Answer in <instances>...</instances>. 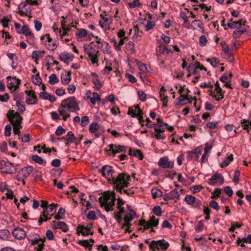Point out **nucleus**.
<instances>
[{
  "label": "nucleus",
  "mask_w": 251,
  "mask_h": 251,
  "mask_svg": "<svg viewBox=\"0 0 251 251\" xmlns=\"http://www.w3.org/2000/svg\"><path fill=\"white\" fill-rule=\"evenodd\" d=\"M130 179L129 175L124 173H119L113 179H111V184H113L117 192L122 194L123 189L128 187Z\"/></svg>",
  "instance_id": "obj_1"
},
{
  "label": "nucleus",
  "mask_w": 251,
  "mask_h": 251,
  "mask_svg": "<svg viewBox=\"0 0 251 251\" xmlns=\"http://www.w3.org/2000/svg\"><path fill=\"white\" fill-rule=\"evenodd\" d=\"M6 116L9 121L13 125L14 133L20 136V129L22 128L21 123L23 117L18 112H14L13 110H9L6 114Z\"/></svg>",
  "instance_id": "obj_2"
},
{
  "label": "nucleus",
  "mask_w": 251,
  "mask_h": 251,
  "mask_svg": "<svg viewBox=\"0 0 251 251\" xmlns=\"http://www.w3.org/2000/svg\"><path fill=\"white\" fill-rule=\"evenodd\" d=\"M61 107L67 108L69 110L73 109L75 111H79L80 109L75 97H70L62 100Z\"/></svg>",
  "instance_id": "obj_3"
},
{
  "label": "nucleus",
  "mask_w": 251,
  "mask_h": 251,
  "mask_svg": "<svg viewBox=\"0 0 251 251\" xmlns=\"http://www.w3.org/2000/svg\"><path fill=\"white\" fill-rule=\"evenodd\" d=\"M0 172L3 174H12L17 172V168L12 163L0 159Z\"/></svg>",
  "instance_id": "obj_4"
},
{
  "label": "nucleus",
  "mask_w": 251,
  "mask_h": 251,
  "mask_svg": "<svg viewBox=\"0 0 251 251\" xmlns=\"http://www.w3.org/2000/svg\"><path fill=\"white\" fill-rule=\"evenodd\" d=\"M85 52L88 54L90 58L92 63L95 64L98 61L99 50H96L95 48L91 45H85L84 47Z\"/></svg>",
  "instance_id": "obj_5"
},
{
  "label": "nucleus",
  "mask_w": 251,
  "mask_h": 251,
  "mask_svg": "<svg viewBox=\"0 0 251 251\" xmlns=\"http://www.w3.org/2000/svg\"><path fill=\"white\" fill-rule=\"evenodd\" d=\"M101 173L102 176L106 178L110 183L111 182V179L115 177L116 174L112 167L109 165L103 166L101 168Z\"/></svg>",
  "instance_id": "obj_6"
},
{
  "label": "nucleus",
  "mask_w": 251,
  "mask_h": 251,
  "mask_svg": "<svg viewBox=\"0 0 251 251\" xmlns=\"http://www.w3.org/2000/svg\"><path fill=\"white\" fill-rule=\"evenodd\" d=\"M169 247V244L164 240H160L158 241L153 240L150 244V249H156L162 251L166 250Z\"/></svg>",
  "instance_id": "obj_7"
},
{
  "label": "nucleus",
  "mask_w": 251,
  "mask_h": 251,
  "mask_svg": "<svg viewBox=\"0 0 251 251\" xmlns=\"http://www.w3.org/2000/svg\"><path fill=\"white\" fill-rule=\"evenodd\" d=\"M127 147L123 145H116L113 144H111L109 146V149L108 151L111 152L113 155L120 152H126Z\"/></svg>",
  "instance_id": "obj_8"
},
{
  "label": "nucleus",
  "mask_w": 251,
  "mask_h": 251,
  "mask_svg": "<svg viewBox=\"0 0 251 251\" xmlns=\"http://www.w3.org/2000/svg\"><path fill=\"white\" fill-rule=\"evenodd\" d=\"M25 93L27 95L25 101L27 104L33 105L36 103L37 97L33 90H26Z\"/></svg>",
  "instance_id": "obj_9"
},
{
  "label": "nucleus",
  "mask_w": 251,
  "mask_h": 251,
  "mask_svg": "<svg viewBox=\"0 0 251 251\" xmlns=\"http://www.w3.org/2000/svg\"><path fill=\"white\" fill-rule=\"evenodd\" d=\"M6 79L7 80V87L8 89L12 90L14 88V90H16L19 87L21 80L17 78L16 77H11L9 76L7 77Z\"/></svg>",
  "instance_id": "obj_10"
},
{
  "label": "nucleus",
  "mask_w": 251,
  "mask_h": 251,
  "mask_svg": "<svg viewBox=\"0 0 251 251\" xmlns=\"http://www.w3.org/2000/svg\"><path fill=\"white\" fill-rule=\"evenodd\" d=\"M218 182H220V185L223 184L224 182V178L221 174L216 173L209 179L208 183L209 184L214 186Z\"/></svg>",
  "instance_id": "obj_11"
},
{
  "label": "nucleus",
  "mask_w": 251,
  "mask_h": 251,
  "mask_svg": "<svg viewBox=\"0 0 251 251\" xmlns=\"http://www.w3.org/2000/svg\"><path fill=\"white\" fill-rule=\"evenodd\" d=\"M51 226L53 229H60L64 232H67L69 229L67 225L64 222L53 220Z\"/></svg>",
  "instance_id": "obj_12"
},
{
  "label": "nucleus",
  "mask_w": 251,
  "mask_h": 251,
  "mask_svg": "<svg viewBox=\"0 0 251 251\" xmlns=\"http://www.w3.org/2000/svg\"><path fill=\"white\" fill-rule=\"evenodd\" d=\"M62 139L66 140L65 146H69L72 143H75L77 146L79 144V141L76 142V138L74 134L72 131H69L67 135L62 138Z\"/></svg>",
  "instance_id": "obj_13"
},
{
  "label": "nucleus",
  "mask_w": 251,
  "mask_h": 251,
  "mask_svg": "<svg viewBox=\"0 0 251 251\" xmlns=\"http://www.w3.org/2000/svg\"><path fill=\"white\" fill-rule=\"evenodd\" d=\"M114 191H106L103 193V196H100L99 199V201L100 203V206L103 207L105 204L107 203L109 200H111L112 197V193Z\"/></svg>",
  "instance_id": "obj_14"
},
{
  "label": "nucleus",
  "mask_w": 251,
  "mask_h": 251,
  "mask_svg": "<svg viewBox=\"0 0 251 251\" xmlns=\"http://www.w3.org/2000/svg\"><path fill=\"white\" fill-rule=\"evenodd\" d=\"M93 224H91V227H87L83 225H79L77 227V234L81 233L83 236H86L88 235H93L94 232L91 231V228Z\"/></svg>",
  "instance_id": "obj_15"
},
{
  "label": "nucleus",
  "mask_w": 251,
  "mask_h": 251,
  "mask_svg": "<svg viewBox=\"0 0 251 251\" xmlns=\"http://www.w3.org/2000/svg\"><path fill=\"white\" fill-rule=\"evenodd\" d=\"M17 32L19 34H23L25 35L27 37V42H28V39L33 40L34 38L33 34L30 30V29L27 25H24L21 30L17 31Z\"/></svg>",
  "instance_id": "obj_16"
},
{
  "label": "nucleus",
  "mask_w": 251,
  "mask_h": 251,
  "mask_svg": "<svg viewBox=\"0 0 251 251\" xmlns=\"http://www.w3.org/2000/svg\"><path fill=\"white\" fill-rule=\"evenodd\" d=\"M12 233L14 238L18 240L24 239L26 236L25 231L20 227L15 228Z\"/></svg>",
  "instance_id": "obj_17"
},
{
  "label": "nucleus",
  "mask_w": 251,
  "mask_h": 251,
  "mask_svg": "<svg viewBox=\"0 0 251 251\" xmlns=\"http://www.w3.org/2000/svg\"><path fill=\"white\" fill-rule=\"evenodd\" d=\"M130 211V213L129 214V216H128L127 215H125L124 218V221L125 222V223H124L122 226V227L123 228L124 227L126 226H127L128 227H131V225L130 224V222L133 220V215H135L136 214L134 210L132 209H128Z\"/></svg>",
  "instance_id": "obj_18"
},
{
  "label": "nucleus",
  "mask_w": 251,
  "mask_h": 251,
  "mask_svg": "<svg viewBox=\"0 0 251 251\" xmlns=\"http://www.w3.org/2000/svg\"><path fill=\"white\" fill-rule=\"evenodd\" d=\"M57 204L52 203L49 205L47 207L43 210L42 215L45 216L49 215L50 216H52L56 211V206Z\"/></svg>",
  "instance_id": "obj_19"
},
{
  "label": "nucleus",
  "mask_w": 251,
  "mask_h": 251,
  "mask_svg": "<svg viewBox=\"0 0 251 251\" xmlns=\"http://www.w3.org/2000/svg\"><path fill=\"white\" fill-rule=\"evenodd\" d=\"M217 92V93L219 94L218 97L215 94V92L212 91V90H209V95L215 99V100L217 101H221L222 99H223L224 97V94L225 93V91H223L221 88L216 90Z\"/></svg>",
  "instance_id": "obj_20"
},
{
  "label": "nucleus",
  "mask_w": 251,
  "mask_h": 251,
  "mask_svg": "<svg viewBox=\"0 0 251 251\" xmlns=\"http://www.w3.org/2000/svg\"><path fill=\"white\" fill-rule=\"evenodd\" d=\"M158 166L164 169H172L173 167V165L171 164L169 162L167 158L166 157L161 158L158 163Z\"/></svg>",
  "instance_id": "obj_21"
},
{
  "label": "nucleus",
  "mask_w": 251,
  "mask_h": 251,
  "mask_svg": "<svg viewBox=\"0 0 251 251\" xmlns=\"http://www.w3.org/2000/svg\"><path fill=\"white\" fill-rule=\"evenodd\" d=\"M159 219H156L155 217H150V220L147 222V224L145 226V229H149L151 227H156L158 225Z\"/></svg>",
  "instance_id": "obj_22"
},
{
  "label": "nucleus",
  "mask_w": 251,
  "mask_h": 251,
  "mask_svg": "<svg viewBox=\"0 0 251 251\" xmlns=\"http://www.w3.org/2000/svg\"><path fill=\"white\" fill-rule=\"evenodd\" d=\"M128 154L130 156L138 157L140 160H142L143 159V154L139 150L130 148L129 150Z\"/></svg>",
  "instance_id": "obj_23"
},
{
  "label": "nucleus",
  "mask_w": 251,
  "mask_h": 251,
  "mask_svg": "<svg viewBox=\"0 0 251 251\" xmlns=\"http://www.w3.org/2000/svg\"><path fill=\"white\" fill-rule=\"evenodd\" d=\"M7 57L11 60V67L15 69L18 65V57L15 53H7Z\"/></svg>",
  "instance_id": "obj_24"
},
{
  "label": "nucleus",
  "mask_w": 251,
  "mask_h": 251,
  "mask_svg": "<svg viewBox=\"0 0 251 251\" xmlns=\"http://www.w3.org/2000/svg\"><path fill=\"white\" fill-rule=\"evenodd\" d=\"M74 56L72 54L70 53H61L59 55V59L63 61L65 63L69 64V61L70 60L72 61Z\"/></svg>",
  "instance_id": "obj_25"
},
{
  "label": "nucleus",
  "mask_w": 251,
  "mask_h": 251,
  "mask_svg": "<svg viewBox=\"0 0 251 251\" xmlns=\"http://www.w3.org/2000/svg\"><path fill=\"white\" fill-rule=\"evenodd\" d=\"M183 191V189H180L179 192L177 191L176 188L174 189L173 190L170 191L169 194L171 200H179L180 199V193L179 192H182Z\"/></svg>",
  "instance_id": "obj_26"
},
{
  "label": "nucleus",
  "mask_w": 251,
  "mask_h": 251,
  "mask_svg": "<svg viewBox=\"0 0 251 251\" xmlns=\"http://www.w3.org/2000/svg\"><path fill=\"white\" fill-rule=\"evenodd\" d=\"M193 98L187 94H181L178 98V103L177 105H184L185 103H184L185 100H192Z\"/></svg>",
  "instance_id": "obj_27"
},
{
  "label": "nucleus",
  "mask_w": 251,
  "mask_h": 251,
  "mask_svg": "<svg viewBox=\"0 0 251 251\" xmlns=\"http://www.w3.org/2000/svg\"><path fill=\"white\" fill-rule=\"evenodd\" d=\"M31 158L32 160L35 161L36 163H38L39 164L43 166H45L46 164V161L37 155H33L31 156Z\"/></svg>",
  "instance_id": "obj_28"
},
{
  "label": "nucleus",
  "mask_w": 251,
  "mask_h": 251,
  "mask_svg": "<svg viewBox=\"0 0 251 251\" xmlns=\"http://www.w3.org/2000/svg\"><path fill=\"white\" fill-rule=\"evenodd\" d=\"M233 160V154H230L227 158H226L220 164L222 168L227 166L229 163Z\"/></svg>",
  "instance_id": "obj_29"
},
{
  "label": "nucleus",
  "mask_w": 251,
  "mask_h": 251,
  "mask_svg": "<svg viewBox=\"0 0 251 251\" xmlns=\"http://www.w3.org/2000/svg\"><path fill=\"white\" fill-rule=\"evenodd\" d=\"M78 244L85 248H88L90 251L92 250L93 245L90 244L88 240H80L78 241Z\"/></svg>",
  "instance_id": "obj_30"
},
{
  "label": "nucleus",
  "mask_w": 251,
  "mask_h": 251,
  "mask_svg": "<svg viewBox=\"0 0 251 251\" xmlns=\"http://www.w3.org/2000/svg\"><path fill=\"white\" fill-rule=\"evenodd\" d=\"M197 198L192 195H186L185 197L184 201L188 204L193 205L196 202Z\"/></svg>",
  "instance_id": "obj_31"
},
{
  "label": "nucleus",
  "mask_w": 251,
  "mask_h": 251,
  "mask_svg": "<svg viewBox=\"0 0 251 251\" xmlns=\"http://www.w3.org/2000/svg\"><path fill=\"white\" fill-rule=\"evenodd\" d=\"M151 193L153 199L162 196L163 192L156 188H153L151 189Z\"/></svg>",
  "instance_id": "obj_32"
},
{
  "label": "nucleus",
  "mask_w": 251,
  "mask_h": 251,
  "mask_svg": "<svg viewBox=\"0 0 251 251\" xmlns=\"http://www.w3.org/2000/svg\"><path fill=\"white\" fill-rule=\"evenodd\" d=\"M45 53L44 50H34L32 53V58L38 60L39 58L42 57Z\"/></svg>",
  "instance_id": "obj_33"
},
{
  "label": "nucleus",
  "mask_w": 251,
  "mask_h": 251,
  "mask_svg": "<svg viewBox=\"0 0 251 251\" xmlns=\"http://www.w3.org/2000/svg\"><path fill=\"white\" fill-rule=\"evenodd\" d=\"M10 235V232L8 229H3L0 230V239L6 240Z\"/></svg>",
  "instance_id": "obj_34"
},
{
  "label": "nucleus",
  "mask_w": 251,
  "mask_h": 251,
  "mask_svg": "<svg viewBox=\"0 0 251 251\" xmlns=\"http://www.w3.org/2000/svg\"><path fill=\"white\" fill-rule=\"evenodd\" d=\"M32 82L36 85H40L42 82V79L39 76V74L37 73L35 76L32 77Z\"/></svg>",
  "instance_id": "obj_35"
},
{
  "label": "nucleus",
  "mask_w": 251,
  "mask_h": 251,
  "mask_svg": "<svg viewBox=\"0 0 251 251\" xmlns=\"http://www.w3.org/2000/svg\"><path fill=\"white\" fill-rule=\"evenodd\" d=\"M232 76V74L231 73H225L220 77V80L223 82H225L226 81L230 80Z\"/></svg>",
  "instance_id": "obj_36"
},
{
  "label": "nucleus",
  "mask_w": 251,
  "mask_h": 251,
  "mask_svg": "<svg viewBox=\"0 0 251 251\" xmlns=\"http://www.w3.org/2000/svg\"><path fill=\"white\" fill-rule=\"evenodd\" d=\"M65 210L63 208H60L57 214L55 215L54 219L56 220L63 219L64 218Z\"/></svg>",
  "instance_id": "obj_37"
},
{
  "label": "nucleus",
  "mask_w": 251,
  "mask_h": 251,
  "mask_svg": "<svg viewBox=\"0 0 251 251\" xmlns=\"http://www.w3.org/2000/svg\"><path fill=\"white\" fill-rule=\"evenodd\" d=\"M246 32L245 29H238L233 32L232 36L234 38H239L242 34H244Z\"/></svg>",
  "instance_id": "obj_38"
},
{
  "label": "nucleus",
  "mask_w": 251,
  "mask_h": 251,
  "mask_svg": "<svg viewBox=\"0 0 251 251\" xmlns=\"http://www.w3.org/2000/svg\"><path fill=\"white\" fill-rule=\"evenodd\" d=\"M159 53L161 54H169V53H173V51L171 49H169L165 46H159L158 47V50Z\"/></svg>",
  "instance_id": "obj_39"
},
{
  "label": "nucleus",
  "mask_w": 251,
  "mask_h": 251,
  "mask_svg": "<svg viewBox=\"0 0 251 251\" xmlns=\"http://www.w3.org/2000/svg\"><path fill=\"white\" fill-rule=\"evenodd\" d=\"M100 128V126L97 123H92L89 126V131L91 133H95Z\"/></svg>",
  "instance_id": "obj_40"
},
{
  "label": "nucleus",
  "mask_w": 251,
  "mask_h": 251,
  "mask_svg": "<svg viewBox=\"0 0 251 251\" xmlns=\"http://www.w3.org/2000/svg\"><path fill=\"white\" fill-rule=\"evenodd\" d=\"M42 173L41 171H36L33 174V176L34 177V180L35 181H38V180L42 181Z\"/></svg>",
  "instance_id": "obj_41"
},
{
  "label": "nucleus",
  "mask_w": 251,
  "mask_h": 251,
  "mask_svg": "<svg viewBox=\"0 0 251 251\" xmlns=\"http://www.w3.org/2000/svg\"><path fill=\"white\" fill-rule=\"evenodd\" d=\"M187 70L189 73H191L193 75H195L197 74L198 69L195 65L191 64L187 67Z\"/></svg>",
  "instance_id": "obj_42"
},
{
  "label": "nucleus",
  "mask_w": 251,
  "mask_h": 251,
  "mask_svg": "<svg viewBox=\"0 0 251 251\" xmlns=\"http://www.w3.org/2000/svg\"><path fill=\"white\" fill-rule=\"evenodd\" d=\"M59 82V79L55 74H51L49 76V83L50 85H54Z\"/></svg>",
  "instance_id": "obj_43"
},
{
  "label": "nucleus",
  "mask_w": 251,
  "mask_h": 251,
  "mask_svg": "<svg viewBox=\"0 0 251 251\" xmlns=\"http://www.w3.org/2000/svg\"><path fill=\"white\" fill-rule=\"evenodd\" d=\"M71 80V76H68L66 75H61V81L63 84H68Z\"/></svg>",
  "instance_id": "obj_44"
},
{
  "label": "nucleus",
  "mask_w": 251,
  "mask_h": 251,
  "mask_svg": "<svg viewBox=\"0 0 251 251\" xmlns=\"http://www.w3.org/2000/svg\"><path fill=\"white\" fill-rule=\"evenodd\" d=\"M242 241L245 243H248L249 244L251 243V234H249L248 235L247 237L246 238L241 239L240 238H238L237 240V244L239 245L240 243H241Z\"/></svg>",
  "instance_id": "obj_45"
},
{
  "label": "nucleus",
  "mask_w": 251,
  "mask_h": 251,
  "mask_svg": "<svg viewBox=\"0 0 251 251\" xmlns=\"http://www.w3.org/2000/svg\"><path fill=\"white\" fill-rule=\"evenodd\" d=\"M221 193V189L218 188H216L211 193L212 196H211V198L212 199H217L218 197H220Z\"/></svg>",
  "instance_id": "obj_46"
},
{
  "label": "nucleus",
  "mask_w": 251,
  "mask_h": 251,
  "mask_svg": "<svg viewBox=\"0 0 251 251\" xmlns=\"http://www.w3.org/2000/svg\"><path fill=\"white\" fill-rule=\"evenodd\" d=\"M76 35L79 38L86 37L87 35V31L85 29L81 28L76 33Z\"/></svg>",
  "instance_id": "obj_47"
},
{
  "label": "nucleus",
  "mask_w": 251,
  "mask_h": 251,
  "mask_svg": "<svg viewBox=\"0 0 251 251\" xmlns=\"http://www.w3.org/2000/svg\"><path fill=\"white\" fill-rule=\"evenodd\" d=\"M89 122V118L87 116H84L81 118L80 125L82 127L86 126Z\"/></svg>",
  "instance_id": "obj_48"
},
{
  "label": "nucleus",
  "mask_w": 251,
  "mask_h": 251,
  "mask_svg": "<svg viewBox=\"0 0 251 251\" xmlns=\"http://www.w3.org/2000/svg\"><path fill=\"white\" fill-rule=\"evenodd\" d=\"M92 82L95 85L96 89H99L102 87V84L100 83V80L98 77H93Z\"/></svg>",
  "instance_id": "obj_49"
},
{
  "label": "nucleus",
  "mask_w": 251,
  "mask_h": 251,
  "mask_svg": "<svg viewBox=\"0 0 251 251\" xmlns=\"http://www.w3.org/2000/svg\"><path fill=\"white\" fill-rule=\"evenodd\" d=\"M207 42V38L205 35H201L200 37L199 45L201 47H204L206 46Z\"/></svg>",
  "instance_id": "obj_50"
},
{
  "label": "nucleus",
  "mask_w": 251,
  "mask_h": 251,
  "mask_svg": "<svg viewBox=\"0 0 251 251\" xmlns=\"http://www.w3.org/2000/svg\"><path fill=\"white\" fill-rule=\"evenodd\" d=\"M152 212L156 216H160L162 214L161 208L158 205L155 206L153 208Z\"/></svg>",
  "instance_id": "obj_51"
},
{
  "label": "nucleus",
  "mask_w": 251,
  "mask_h": 251,
  "mask_svg": "<svg viewBox=\"0 0 251 251\" xmlns=\"http://www.w3.org/2000/svg\"><path fill=\"white\" fill-rule=\"evenodd\" d=\"M47 48L50 50H53L57 46V44L56 41H52L50 44H45Z\"/></svg>",
  "instance_id": "obj_52"
},
{
  "label": "nucleus",
  "mask_w": 251,
  "mask_h": 251,
  "mask_svg": "<svg viewBox=\"0 0 251 251\" xmlns=\"http://www.w3.org/2000/svg\"><path fill=\"white\" fill-rule=\"evenodd\" d=\"M243 225V224H239L235 222H232L231 223V226L229 228V230L230 232H233L235 229V228H240Z\"/></svg>",
  "instance_id": "obj_53"
},
{
  "label": "nucleus",
  "mask_w": 251,
  "mask_h": 251,
  "mask_svg": "<svg viewBox=\"0 0 251 251\" xmlns=\"http://www.w3.org/2000/svg\"><path fill=\"white\" fill-rule=\"evenodd\" d=\"M66 130L64 129L62 126H59L56 129L55 134L56 136H59L65 133Z\"/></svg>",
  "instance_id": "obj_54"
},
{
  "label": "nucleus",
  "mask_w": 251,
  "mask_h": 251,
  "mask_svg": "<svg viewBox=\"0 0 251 251\" xmlns=\"http://www.w3.org/2000/svg\"><path fill=\"white\" fill-rule=\"evenodd\" d=\"M11 126L10 124L6 125L4 128V135L6 137L9 136L11 135Z\"/></svg>",
  "instance_id": "obj_55"
},
{
  "label": "nucleus",
  "mask_w": 251,
  "mask_h": 251,
  "mask_svg": "<svg viewBox=\"0 0 251 251\" xmlns=\"http://www.w3.org/2000/svg\"><path fill=\"white\" fill-rule=\"evenodd\" d=\"M203 220L200 221L197 226H196L195 230L197 232H201L203 228Z\"/></svg>",
  "instance_id": "obj_56"
},
{
  "label": "nucleus",
  "mask_w": 251,
  "mask_h": 251,
  "mask_svg": "<svg viewBox=\"0 0 251 251\" xmlns=\"http://www.w3.org/2000/svg\"><path fill=\"white\" fill-rule=\"evenodd\" d=\"M218 122H208L206 125H205V127H208L210 129H215L218 126Z\"/></svg>",
  "instance_id": "obj_57"
},
{
  "label": "nucleus",
  "mask_w": 251,
  "mask_h": 251,
  "mask_svg": "<svg viewBox=\"0 0 251 251\" xmlns=\"http://www.w3.org/2000/svg\"><path fill=\"white\" fill-rule=\"evenodd\" d=\"M123 193L126 194L128 196H131V195L134 194V190L133 187L129 188V189H123Z\"/></svg>",
  "instance_id": "obj_58"
},
{
  "label": "nucleus",
  "mask_w": 251,
  "mask_h": 251,
  "mask_svg": "<svg viewBox=\"0 0 251 251\" xmlns=\"http://www.w3.org/2000/svg\"><path fill=\"white\" fill-rule=\"evenodd\" d=\"M139 99L142 101H145L146 100V94L142 91H138L137 92Z\"/></svg>",
  "instance_id": "obj_59"
},
{
  "label": "nucleus",
  "mask_w": 251,
  "mask_h": 251,
  "mask_svg": "<svg viewBox=\"0 0 251 251\" xmlns=\"http://www.w3.org/2000/svg\"><path fill=\"white\" fill-rule=\"evenodd\" d=\"M87 218L91 220H95L97 219L96 213L94 211H90L87 215Z\"/></svg>",
  "instance_id": "obj_60"
},
{
  "label": "nucleus",
  "mask_w": 251,
  "mask_h": 251,
  "mask_svg": "<svg viewBox=\"0 0 251 251\" xmlns=\"http://www.w3.org/2000/svg\"><path fill=\"white\" fill-rule=\"evenodd\" d=\"M201 150L199 148H196L192 151H188L187 153L190 154H196L197 158H198L199 157L198 154L201 153Z\"/></svg>",
  "instance_id": "obj_61"
},
{
  "label": "nucleus",
  "mask_w": 251,
  "mask_h": 251,
  "mask_svg": "<svg viewBox=\"0 0 251 251\" xmlns=\"http://www.w3.org/2000/svg\"><path fill=\"white\" fill-rule=\"evenodd\" d=\"M137 64L139 68V70L143 71L146 72L147 71V67L146 65L141 62L138 61L137 62Z\"/></svg>",
  "instance_id": "obj_62"
},
{
  "label": "nucleus",
  "mask_w": 251,
  "mask_h": 251,
  "mask_svg": "<svg viewBox=\"0 0 251 251\" xmlns=\"http://www.w3.org/2000/svg\"><path fill=\"white\" fill-rule=\"evenodd\" d=\"M16 105L18 107V110L20 112L23 113L25 111V105L22 104L20 100H17Z\"/></svg>",
  "instance_id": "obj_63"
},
{
  "label": "nucleus",
  "mask_w": 251,
  "mask_h": 251,
  "mask_svg": "<svg viewBox=\"0 0 251 251\" xmlns=\"http://www.w3.org/2000/svg\"><path fill=\"white\" fill-rule=\"evenodd\" d=\"M155 26V23L153 21L149 20L146 26V29L147 31L152 28Z\"/></svg>",
  "instance_id": "obj_64"
}]
</instances>
